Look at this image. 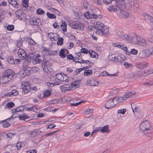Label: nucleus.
I'll list each match as a JSON object with an SVG mask.
<instances>
[{"instance_id": "nucleus-30", "label": "nucleus", "mask_w": 153, "mask_h": 153, "mask_svg": "<svg viewBox=\"0 0 153 153\" xmlns=\"http://www.w3.org/2000/svg\"><path fill=\"white\" fill-rule=\"evenodd\" d=\"M92 74V72L90 70H85L84 71V74L85 76H89L91 75Z\"/></svg>"}, {"instance_id": "nucleus-54", "label": "nucleus", "mask_w": 153, "mask_h": 153, "mask_svg": "<svg viewBox=\"0 0 153 153\" xmlns=\"http://www.w3.org/2000/svg\"><path fill=\"white\" fill-rule=\"evenodd\" d=\"M137 53V51L135 49H132L130 52V53L133 55H136Z\"/></svg>"}, {"instance_id": "nucleus-43", "label": "nucleus", "mask_w": 153, "mask_h": 153, "mask_svg": "<svg viewBox=\"0 0 153 153\" xmlns=\"http://www.w3.org/2000/svg\"><path fill=\"white\" fill-rule=\"evenodd\" d=\"M124 66L127 69L131 68L132 66V64L129 63L128 62H125L124 63Z\"/></svg>"}, {"instance_id": "nucleus-42", "label": "nucleus", "mask_w": 153, "mask_h": 153, "mask_svg": "<svg viewBox=\"0 0 153 153\" xmlns=\"http://www.w3.org/2000/svg\"><path fill=\"white\" fill-rule=\"evenodd\" d=\"M91 14H90L88 12H86L84 14V16L87 19H91Z\"/></svg>"}, {"instance_id": "nucleus-40", "label": "nucleus", "mask_w": 153, "mask_h": 153, "mask_svg": "<svg viewBox=\"0 0 153 153\" xmlns=\"http://www.w3.org/2000/svg\"><path fill=\"white\" fill-rule=\"evenodd\" d=\"M22 4H24L22 5L25 7H26L28 6V0H23L22 1Z\"/></svg>"}, {"instance_id": "nucleus-48", "label": "nucleus", "mask_w": 153, "mask_h": 153, "mask_svg": "<svg viewBox=\"0 0 153 153\" xmlns=\"http://www.w3.org/2000/svg\"><path fill=\"white\" fill-rule=\"evenodd\" d=\"M124 60L122 58V57L120 56H118L117 57V61L118 62H120V63H123Z\"/></svg>"}, {"instance_id": "nucleus-37", "label": "nucleus", "mask_w": 153, "mask_h": 153, "mask_svg": "<svg viewBox=\"0 0 153 153\" xmlns=\"http://www.w3.org/2000/svg\"><path fill=\"white\" fill-rule=\"evenodd\" d=\"M95 80L94 79H93L91 80H90L89 81V83H87V84L89 86H97V84H95Z\"/></svg>"}, {"instance_id": "nucleus-35", "label": "nucleus", "mask_w": 153, "mask_h": 153, "mask_svg": "<svg viewBox=\"0 0 153 153\" xmlns=\"http://www.w3.org/2000/svg\"><path fill=\"white\" fill-rule=\"evenodd\" d=\"M26 15L25 13L21 12L20 15L18 17H17V18L20 20H22L25 19V18H26Z\"/></svg>"}, {"instance_id": "nucleus-12", "label": "nucleus", "mask_w": 153, "mask_h": 153, "mask_svg": "<svg viewBox=\"0 0 153 153\" xmlns=\"http://www.w3.org/2000/svg\"><path fill=\"white\" fill-rule=\"evenodd\" d=\"M115 105V104H114V102L112 100H109L106 102L105 105V107L107 109H109L113 108Z\"/></svg>"}, {"instance_id": "nucleus-53", "label": "nucleus", "mask_w": 153, "mask_h": 153, "mask_svg": "<svg viewBox=\"0 0 153 153\" xmlns=\"http://www.w3.org/2000/svg\"><path fill=\"white\" fill-rule=\"evenodd\" d=\"M57 53V51H51L50 53H48V55H55Z\"/></svg>"}, {"instance_id": "nucleus-61", "label": "nucleus", "mask_w": 153, "mask_h": 153, "mask_svg": "<svg viewBox=\"0 0 153 153\" xmlns=\"http://www.w3.org/2000/svg\"><path fill=\"white\" fill-rule=\"evenodd\" d=\"M48 37L51 39H52L53 38H55L54 36V34L52 33H48Z\"/></svg>"}, {"instance_id": "nucleus-36", "label": "nucleus", "mask_w": 153, "mask_h": 153, "mask_svg": "<svg viewBox=\"0 0 153 153\" xmlns=\"http://www.w3.org/2000/svg\"><path fill=\"white\" fill-rule=\"evenodd\" d=\"M51 93L50 90H47L44 92L43 95L45 97H48L51 95Z\"/></svg>"}, {"instance_id": "nucleus-50", "label": "nucleus", "mask_w": 153, "mask_h": 153, "mask_svg": "<svg viewBox=\"0 0 153 153\" xmlns=\"http://www.w3.org/2000/svg\"><path fill=\"white\" fill-rule=\"evenodd\" d=\"M126 111V109H123L119 110L118 111L117 113L118 114H124Z\"/></svg>"}, {"instance_id": "nucleus-13", "label": "nucleus", "mask_w": 153, "mask_h": 153, "mask_svg": "<svg viewBox=\"0 0 153 153\" xmlns=\"http://www.w3.org/2000/svg\"><path fill=\"white\" fill-rule=\"evenodd\" d=\"M25 107H26L25 106L22 105L20 106L18 108H16L15 109H13L12 110V113L13 114H16V112H22L24 111Z\"/></svg>"}, {"instance_id": "nucleus-24", "label": "nucleus", "mask_w": 153, "mask_h": 153, "mask_svg": "<svg viewBox=\"0 0 153 153\" xmlns=\"http://www.w3.org/2000/svg\"><path fill=\"white\" fill-rule=\"evenodd\" d=\"M69 87V85L65 84L60 86V89L62 92H65L68 90H69L70 89L68 88Z\"/></svg>"}, {"instance_id": "nucleus-60", "label": "nucleus", "mask_w": 153, "mask_h": 153, "mask_svg": "<svg viewBox=\"0 0 153 153\" xmlns=\"http://www.w3.org/2000/svg\"><path fill=\"white\" fill-rule=\"evenodd\" d=\"M112 1L113 0H103V3L106 4H110Z\"/></svg>"}, {"instance_id": "nucleus-5", "label": "nucleus", "mask_w": 153, "mask_h": 153, "mask_svg": "<svg viewBox=\"0 0 153 153\" xmlns=\"http://www.w3.org/2000/svg\"><path fill=\"white\" fill-rule=\"evenodd\" d=\"M101 25V28H97L96 33L97 34H100L101 36L104 35L106 36L108 34L109 30L105 25H103L102 26Z\"/></svg>"}, {"instance_id": "nucleus-27", "label": "nucleus", "mask_w": 153, "mask_h": 153, "mask_svg": "<svg viewBox=\"0 0 153 153\" xmlns=\"http://www.w3.org/2000/svg\"><path fill=\"white\" fill-rule=\"evenodd\" d=\"M59 56L62 58H65L66 56V55L65 53V49L64 48L62 49H61L59 52Z\"/></svg>"}, {"instance_id": "nucleus-62", "label": "nucleus", "mask_w": 153, "mask_h": 153, "mask_svg": "<svg viewBox=\"0 0 153 153\" xmlns=\"http://www.w3.org/2000/svg\"><path fill=\"white\" fill-rule=\"evenodd\" d=\"M17 43L16 45H17V46L19 48L22 45V41H17Z\"/></svg>"}, {"instance_id": "nucleus-38", "label": "nucleus", "mask_w": 153, "mask_h": 153, "mask_svg": "<svg viewBox=\"0 0 153 153\" xmlns=\"http://www.w3.org/2000/svg\"><path fill=\"white\" fill-rule=\"evenodd\" d=\"M99 131H100V127H96L92 131L91 134V136H92L93 134H95Z\"/></svg>"}, {"instance_id": "nucleus-3", "label": "nucleus", "mask_w": 153, "mask_h": 153, "mask_svg": "<svg viewBox=\"0 0 153 153\" xmlns=\"http://www.w3.org/2000/svg\"><path fill=\"white\" fill-rule=\"evenodd\" d=\"M116 1V6L119 9L120 13H122V14L124 15L125 17H128L129 16L128 13L124 11L126 9L124 1L123 0H120L119 1V3H118L117 1Z\"/></svg>"}, {"instance_id": "nucleus-4", "label": "nucleus", "mask_w": 153, "mask_h": 153, "mask_svg": "<svg viewBox=\"0 0 153 153\" xmlns=\"http://www.w3.org/2000/svg\"><path fill=\"white\" fill-rule=\"evenodd\" d=\"M41 64L43 70L46 73L52 72L53 71V69L51 67V64L46 59H45V61Z\"/></svg>"}, {"instance_id": "nucleus-29", "label": "nucleus", "mask_w": 153, "mask_h": 153, "mask_svg": "<svg viewBox=\"0 0 153 153\" xmlns=\"http://www.w3.org/2000/svg\"><path fill=\"white\" fill-rule=\"evenodd\" d=\"M116 8H115V7L113 6H110L109 8H108V10L110 11H119V9L116 6Z\"/></svg>"}, {"instance_id": "nucleus-51", "label": "nucleus", "mask_w": 153, "mask_h": 153, "mask_svg": "<svg viewBox=\"0 0 153 153\" xmlns=\"http://www.w3.org/2000/svg\"><path fill=\"white\" fill-rule=\"evenodd\" d=\"M137 75H138V74L135 75L134 73H132L130 74V76L128 78L130 79H136V78H137Z\"/></svg>"}, {"instance_id": "nucleus-7", "label": "nucleus", "mask_w": 153, "mask_h": 153, "mask_svg": "<svg viewBox=\"0 0 153 153\" xmlns=\"http://www.w3.org/2000/svg\"><path fill=\"white\" fill-rule=\"evenodd\" d=\"M124 39L129 42H132L133 41H135L136 39L137 41L140 42V40L134 33H132L131 34H128L127 35H125L124 36Z\"/></svg>"}, {"instance_id": "nucleus-33", "label": "nucleus", "mask_w": 153, "mask_h": 153, "mask_svg": "<svg viewBox=\"0 0 153 153\" xmlns=\"http://www.w3.org/2000/svg\"><path fill=\"white\" fill-rule=\"evenodd\" d=\"M36 12L38 15H41L44 14L45 13V11L42 9L38 8L36 10Z\"/></svg>"}, {"instance_id": "nucleus-9", "label": "nucleus", "mask_w": 153, "mask_h": 153, "mask_svg": "<svg viewBox=\"0 0 153 153\" xmlns=\"http://www.w3.org/2000/svg\"><path fill=\"white\" fill-rule=\"evenodd\" d=\"M56 76H57V78L58 77L59 78L58 79L62 81H65L66 82H67L68 81V77L65 74L61 73V74H56Z\"/></svg>"}, {"instance_id": "nucleus-25", "label": "nucleus", "mask_w": 153, "mask_h": 153, "mask_svg": "<svg viewBox=\"0 0 153 153\" xmlns=\"http://www.w3.org/2000/svg\"><path fill=\"white\" fill-rule=\"evenodd\" d=\"M7 61L10 64H15V61L13 57L12 56H9L8 57Z\"/></svg>"}, {"instance_id": "nucleus-58", "label": "nucleus", "mask_w": 153, "mask_h": 153, "mask_svg": "<svg viewBox=\"0 0 153 153\" xmlns=\"http://www.w3.org/2000/svg\"><path fill=\"white\" fill-rule=\"evenodd\" d=\"M10 94H12V95L16 96L18 94V92L16 90H13L11 91Z\"/></svg>"}, {"instance_id": "nucleus-20", "label": "nucleus", "mask_w": 153, "mask_h": 153, "mask_svg": "<svg viewBox=\"0 0 153 153\" xmlns=\"http://www.w3.org/2000/svg\"><path fill=\"white\" fill-rule=\"evenodd\" d=\"M42 132L41 131L38 130H34V131H31L30 132V135L31 137H36V136L39 135Z\"/></svg>"}, {"instance_id": "nucleus-14", "label": "nucleus", "mask_w": 153, "mask_h": 153, "mask_svg": "<svg viewBox=\"0 0 153 153\" xmlns=\"http://www.w3.org/2000/svg\"><path fill=\"white\" fill-rule=\"evenodd\" d=\"M144 16L145 21L151 23L152 25H153V18L151 16L147 13H145Z\"/></svg>"}, {"instance_id": "nucleus-19", "label": "nucleus", "mask_w": 153, "mask_h": 153, "mask_svg": "<svg viewBox=\"0 0 153 153\" xmlns=\"http://www.w3.org/2000/svg\"><path fill=\"white\" fill-rule=\"evenodd\" d=\"M23 68L24 71L25 72V75H29L32 74V67L26 66Z\"/></svg>"}, {"instance_id": "nucleus-17", "label": "nucleus", "mask_w": 153, "mask_h": 153, "mask_svg": "<svg viewBox=\"0 0 153 153\" xmlns=\"http://www.w3.org/2000/svg\"><path fill=\"white\" fill-rule=\"evenodd\" d=\"M136 94L135 92L134 91H132L131 92H127L126 93L125 95L124 96V100H126L127 98L131 97L133 96H134Z\"/></svg>"}, {"instance_id": "nucleus-26", "label": "nucleus", "mask_w": 153, "mask_h": 153, "mask_svg": "<svg viewBox=\"0 0 153 153\" xmlns=\"http://www.w3.org/2000/svg\"><path fill=\"white\" fill-rule=\"evenodd\" d=\"M46 59L43 56H42L39 58H38L37 59H36L35 62L36 63H42Z\"/></svg>"}, {"instance_id": "nucleus-45", "label": "nucleus", "mask_w": 153, "mask_h": 153, "mask_svg": "<svg viewBox=\"0 0 153 153\" xmlns=\"http://www.w3.org/2000/svg\"><path fill=\"white\" fill-rule=\"evenodd\" d=\"M108 59L112 61H116L117 60V58L114 55H112L111 56H109Z\"/></svg>"}, {"instance_id": "nucleus-52", "label": "nucleus", "mask_w": 153, "mask_h": 153, "mask_svg": "<svg viewBox=\"0 0 153 153\" xmlns=\"http://www.w3.org/2000/svg\"><path fill=\"white\" fill-rule=\"evenodd\" d=\"M112 100L114 102V104H115V105L118 104L119 103L118 97H116L112 99Z\"/></svg>"}, {"instance_id": "nucleus-15", "label": "nucleus", "mask_w": 153, "mask_h": 153, "mask_svg": "<svg viewBox=\"0 0 153 153\" xmlns=\"http://www.w3.org/2000/svg\"><path fill=\"white\" fill-rule=\"evenodd\" d=\"M18 117L20 120H24L26 121L29 120L30 119V117L27 116L26 114L25 113H24L23 114L19 115Z\"/></svg>"}, {"instance_id": "nucleus-2", "label": "nucleus", "mask_w": 153, "mask_h": 153, "mask_svg": "<svg viewBox=\"0 0 153 153\" xmlns=\"http://www.w3.org/2000/svg\"><path fill=\"white\" fill-rule=\"evenodd\" d=\"M69 26L74 29H78L83 30L84 29V25L78 21H71L68 23Z\"/></svg>"}, {"instance_id": "nucleus-6", "label": "nucleus", "mask_w": 153, "mask_h": 153, "mask_svg": "<svg viewBox=\"0 0 153 153\" xmlns=\"http://www.w3.org/2000/svg\"><path fill=\"white\" fill-rule=\"evenodd\" d=\"M7 74V72L5 70L3 72L2 76L0 78V83L1 84H4L8 83L12 79Z\"/></svg>"}, {"instance_id": "nucleus-28", "label": "nucleus", "mask_w": 153, "mask_h": 153, "mask_svg": "<svg viewBox=\"0 0 153 153\" xmlns=\"http://www.w3.org/2000/svg\"><path fill=\"white\" fill-rule=\"evenodd\" d=\"M88 53L89 54H90V56L92 58H97L96 56V54H97V57H98V54L96 53L95 52L93 51L92 50H90L88 51Z\"/></svg>"}, {"instance_id": "nucleus-1", "label": "nucleus", "mask_w": 153, "mask_h": 153, "mask_svg": "<svg viewBox=\"0 0 153 153\" xmlns=\"http://www.w3.org/2000/svg\"><path fill=\"white\" fill-rule=\"evenodd\" d=\"M152 126V125L150 121L148 120H146L140 124V128L142 131H143L145 135L149 136L150 134L152 131V128H151Z\"/></svg>"}, {"instance_id": "nucleus-22", "label": "nucleus", "mask_w": 153, "mask_h": 153, "mask_svg": "<svg viewBox=\"0 0 153 153\" xmlns=\"http://www.w3.org/2000/svg\"><path fill=\"white\" fill-rule=\"evenodd\" d=\"M108 128L109 126L108 125L102 127H100V131L102 133H108L110 131Z\"/></svg>"}, {"instance_id": "nucleus-64", "label": "nucleus", "mask_w": 153, "mask_h": 153, "mask_svg": "<svg viewBox=\"0 0 153 153\" xmlns=\"http://www.w3.org/2000/svg\"><path fill=\"white\" fill-rule=\"evenodd\" d=\"M147 41L148 42L150 43L153 42V36L150 37L148 38Z\"/></svg>"}, {"instance_id": "nucleus-44", "label": "nucleus", "mask_w": 153, "mask_h": 153, "mask_svg": "<svg viewBox=\"0 0 153 153\" xmlns=\"http://www.w3.org/2000/svg\"><path fill=\"white\" fill-rule=\"evenodd\" d=\"M42 49H43V51L45 52V53L46 55H48V53H50V50L46 47H42Z\"/></svg>"}, {"instance_id": "nucleus-16", "label": "nucleus", "mask_w": 153, "mask_h": 153, "mask_svg": "<svg viewBox=\"0 0 153 153\" xmlns=\"http://www.w3.org/2000/svg\"><path fill=\"white\" fill-rule=\"evenodd\" d=\"M148 65L147 62H141L136 64V67L139 69H141L148 66Z\"/></svg>"}, {"instance_id": "nucleus-34", "label": "nucleus", "mask_w": 153, "mask_h": 153, "mask_svg": "<svg viewBox=\"0 0 153 153\" xmlns=\"http://www.w3.org/2000/svg\"><path fill=\"white\" fill-rule=\"evenodd\" d=\"M10 4L13 6L14 7L16 8H17L19 7V4L16 0H14L12 3H10Z\"/></svg>"}, {"instance_id": "nucleus-46", "label": "nucleus", "mask_w": 153, "mask_h": 153, "mask_svg": "<svg viewBox=\"0 0 153 153\" xmlns=\"http://www.w3.org/2000/svg\"><path fill=\"white\" fill-rule=\"evenodd\" d=\"M7 107L9 108H11L14 107L15 105L14 103L12 102H8L7 104Z\"/></svg>"}, {"instance_id": "nucleus-39", "label": "nucleus", "mask_w": 153, "mask_h": 153, "mask_svg": "<svg viewBox=\"0 0 153 153\" xmlns=\"http://www.w3.org/2000/svg\"><path fill=\"white\" fill-rule=\"evenodd\" d=\"M153 73V70L152 71H150V70H148V71H143L142 72V74L143 75L145 76H146L147 75L149 74H151Z\"/></svg>"}, {"instance_id": "nucleus-32", "label": "nucleus", "mask_w": 153, "mask_h": 153, "mask_svg": "<svg viewBox=\"0 0 153 153\" xmlns=\"http://www.w3.org/2000/svg\"><path fill=\"white\" fill-rule=\"evenodd\" d=\"M47 15L49 18L51 19H55L56 18V16L53 14H51L49 12L47 13Z\"/></svg>"}, {"instance_id": "nucleus-41", "label": "nucleus", "mask_w": 153, "mask_h": 153, "mask_svg": "<svg viewBox=\"0 0 153 153\" xmlns=\"http://www.w3.org/2000/svg\"><path fill=\"white\" fill-rule=\"evenodd\" d=\"M14 29V26L13 25H8L7 27V30L12 31H13Z\"/></svg>"}, {"instance_id": "nucleus-23", "label": "nucleus", "mask_w": 153, "mask_h": 153, "mask_svg": "<svg viewBox=\"0 0 153 153\" xmlns=\"http://www.w3.org/2000/svg\"><path fill=\"white\" fill-rule=\"evenodd\" d=\"M62 24L61 25V27L62 28V30L63 32H65L67 30V24L64 20H62Z\"/></svg>"}, {"instance_id": "nucleus-31", "label": "nucleus", "mask_w": 153, "mask_h": 153, "mask_svg": "<svg viewBox=\"0 0 153 153\" xmlns=\"http://www.w3.org/2000/svg\"><path fill=\"white\" fill-rule=\"evenodd\" d=\"M81 81V80H75V81L71 82V86H77Z\"/></svg>"}, {"instance_id": "nucleus-59", "label": "nucleus", "mask_w": 153, "mask_h": 153, "mask_svg": "<svg viewBox=\"0 0 153 153\" xmlns=\"http://www.w3.org/2000/svg\"><path fill=\"white\" fill-rule=\"evenodd\" d=\"M30 56V58L31 59H33L35 61V54L34 53H30L28 54Z\"/></svg>"}, {"instance_id": "nucleus-56", "label": "nucleus", "mask_w": 153, "mask_h": 153, "mask_svg": "<svg viewBox=\"0 0 153 153\" xmlns=\"http://www.w3.org/2000/svg\"><path fill=\"white\" fill-rule=\"evenodd\" d=\"M13 115L11 117H10L9 118H7L5 120H3V121H0V123L2 124L4 122H9V121L13 117Z\"/></svg>"}, {"instance_id": "nucleus-47", "label": "nucleus", "mask_w": 153, "mask_h": 153, "mask_svg": "<svg viewBox=\"0 0 153 153\" xmlns=\"http://www.w3.org/2000/svg\"><path fill=\"white\" fill-rule=\"evenodd\" d=\"M63 39L61 37L59 38L58 41H57V45H62L63 44Z\"/></svg>"}, {"instance_id": "nucleus-8", "label": "nucleus", "mask_w": 153, "mask_h": 153, "mask_svg": "<svg viewBox=\"0 0 153 153\" xmlns=\"http://www.w3.org/2000/svg\"><path fill=\"white\" fill-rule=\"evenodd\" d=\"M29 22L30 25L36 26H40L42 25V24L40 19L37 17H34L30 18Z\"/></svg>"}, {"instance_id": "nucleus-18", "label": "nucleus", "mask_w": 153, "mask_h": 153, "mask_svg": "<svg viewBox=\"0 0 153 153\" xmlns=\"http://www.w3.org/2000/svg\"><path fill=\"white\" fill-rule=\"evenodd\" d=\"M22 88L25 94L28 93L30 91V86L29 85H22Z\"/></svg>"}, {"instance_id": "nucleus-10", "label": "nucleus", "mask_w": 153, "mask_h": 153, "mask_svg": "<svg viewBox=\"0 0 153 153\" xmlns=\"http://www.w3.org/2000/svg\"><path fill=\"white\" fill-rule=\"evenodd\" d=\"M18 54L20 58L22 60L25 59L27 54L25 51L22 48H19V49Z\"/></svg>"}, {"instance_id": "nucleus-55", "label": "nucleus", "mask_w": 153, "mask_h": 153, "mask_svg": "<svg viewBox=\"0 0 153 153\" xmlns=\"http://www.w3.org/2000/svg\"><path fill=\"white\" fill-rule=\"evenodd\" d=\"M67 58L69 60H73L74 59V58L72 54H71L68 55L67 56Z\"/></svg>"}, {"instance_id": "nucleus-21", "label": "nucleus", "mask_w": 153, "mask_h": 153, "mask_svg": "<svg viewBox=\"0 0 153 153\" xmlns=\"http://www.w3.org/2000/svg\"><path fill=\"white\" fill-rule=\"evenodd\" d=\"M6 71L7 72L8 75L10 76V77L12 79L15 75V72L13 70L9 69H6Z\"/></svg>"}, {"instance_id": "nucleus-57", "label": "nucleus", "mask_w": 153, "mask_h": 153, "mask_svg": "<svg viewBox=\"0 0 153 153\" xmlns=\"http://www.w3.org/2000/svg\"><path fill=\"white\" fill-rule=\"evenodd\" d=\"M81 53L85 54H87L88 53V50L87 49L85 48H82L81 50Z\"/></svg>"}, {"instance_id": "nucleus-63", "label": "nucleus", "mask_w": 153, "mask_h": 153, "mask_svg": "<svg viewBox=\"0 0 153 153\" xmlns=\"http://www.w3.org/2000/svg\"><path fill=\"white\" fill-rule=\"evenodd\" d=\"M7 137L11 139L12 137V136L13 135H15V134H13L12 133H9L6 134Z\"/></svg>"}, {"instance_id": "nucleus-11", "label": "nucleus", "mask_w": 153, "mask_h": 153, "mask_svg": "<svg viewBox=\"0 0 153 153\" xmlns=\"http://www.w3.org/2000/svg\"><path fill=\"white\" fill-rule=\"evenodd\" d=\"M150 55L149 51L147 50H145L140 52L139 53V57L142 58H145L146 57Z\"/></svg>"}, {"instance_id": "nucleus-49", "label": "nucleus", "mask_w": 153, "mask_h": 153, "mask_svg": "<svg viewBox=\"0 0 153 153\" xmlns=\"http://www.w3.org/2000/svg\"><path fill=\"white\" fill-rule=\"evenodd\" d=\"M50 9L51 11L54 13L55 14L58 15H59V11L57 10L52 7H51Z\"/></svg>"}]
</instances>
